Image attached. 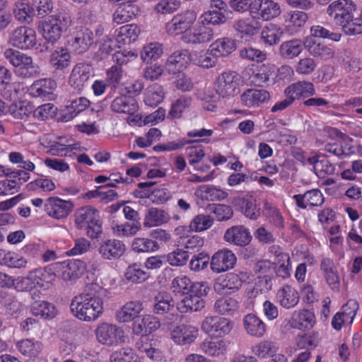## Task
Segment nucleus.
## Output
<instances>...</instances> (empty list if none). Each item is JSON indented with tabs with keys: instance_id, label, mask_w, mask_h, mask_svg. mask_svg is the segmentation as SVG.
Segmentation results:
<instances>
[{
	"instance_id": "nucleus-42",
	"label": "nucleus",
	"mask_w": 362,
	"mask_h": 362,
	"mask_svg": "<svg viewBox=\"0 0 362 362\" xmlns=\"http://www.w3.org/2000/svg\"><path fill=\"white\" fill-rule=\"evenodd\" d=\"M292 326L299 329H309L315 323V317L313 312L303 310L293 313L291 317Z\"/></svg>"
},
{
	"instance_id": "nucleus-41",
	"label": "nucleus",
	"mask_w": 362,
	"mask_h": 362,
	"mask_svg": "<svg viewBox=\"0 0 362 362\" xmlns=\"http://www.w3.org/2000/svg\"><path fill=\"white\" fill-rule=\"evenodd\" d=\"M140 33L141 30L137 25H125L116 30L115 40L118 44H130L137 40Z\"/></svg>"
},
{
	"instance_id": "nucleus-58",
	"label": "nucleus",
	"mask_w": 362,
	"mask_h": 362,
	"mask_svg": "<svg viewBox=\"0 0 362 362\" xmlns=\"http://www.w3.org/2000/svg\"><path fill=\"white\" fill-rule=\"evenodd\" d=\"M159 248L156 241L147 238H135L132 243V249L136 253L153 252Z\"/></svg>"
},
{
	"instance_id": "nucleus-44",
	"label": "nucleus",
	"mask_w": 362,
	"mask_h": 362,
	"mask_svg": "<svg viewBox=\"0 0 362 362\" xmlns=\"http://www.w3.org/2000/svg\"><path fill=\"white\" fill-rule=\"evenodd\" d=\"M49 61L56 70H63L70 66L71 55L67 48L58 47L50 54Z\"/></svg>"
},
{
	"instance_id": "nucleus-34",
	"label": "nucleus",
	"mask_w": 362,
	"mask_h": 362,
	"mask_svg": "<svg viewBox=\"0 0 362 362\" xmlns=\"http://www.w3.org/2000/svg\"><path fill=\"white\" fill-rule=\"evenodd\" d=\"M89 106L90 101L84 97H79L69 101L62 110V120L68 122L72 119L80 112L86 110Z\"/></svg>"
},
{
	"instance_id": "nucleus-53",
	"label": "nucleus",
	"mask_w": 362,
	"mask_h": 362,
	"mask_svg": "<svg viewBox=\"0 0 362 362\" xmlns=\"http://www.w3.org/2000/svg\"><path fill=\"white\" fill-rule=\"evenodd\" d=\"M215 56H228L236 49L235 40L229 37L217 39L210 45Z\"/></svg>"
},
{
	"instance_id": "nucleus-28",
	"label": "nucleus",
	"mask_w": 362,
	"mask_h": 362,
	"mask_svg": "<svg viewBox=\"0 0 362 362\" xmlns=\"http://www.w3.org/2000/svg\"><path fill=\"white\" fill-rule=\"evenodd\" d=\"M243 323L246 333L251 337L261 338L267 332L265 323L255 314L246 315Z\"/></svg>"
},
{
	"instance_id": "nucleus-29",
	"label": "nucleus",
	"mask_w": 362,
	"mask_h": 362,
	"mask_svg": "<svg viewBox=\"0 0 362 362\" xmlns=\"http://www.w3.org/2000/svg\"><path fill=\"white\" fill-rule=\"evenodd\" d=\"M198 335V329L192 325H180L171 332L173 341L180 345L191 344Z\"/></svg>"
},
{
	"instance_id": "nucleus-12",
	"label": "nucleus",
	"mask_w": 362,
	"mask_h": 362,
	"mask_svg": "<svg viewBox=\"0 0 362 362\" xmlns=\"http://www.w3.org/2000/svg\"><path fill=\"white\" fill-rule=\"evenodd\" d=\"M303 45L311 56L321 60L331 59L335 55V51L332 45H327L321 40L315 38L313 36L306 37Z\"/></svg>"
},
{
	"instance_id": "nucleus-32",
	"label": "nucleus",
	"mask_w": 362,
	"mask_h": 362,
	"mask_svg": "<svg viewBox=\"0 0 362 362\" xmlns=\"http://www.w3.org/2000/svg\"><path fill=\"white\" fill-rule=\"evenodd\" d=\"M358 310V304L354 300H349L342 307V313H337L332 321V325L336 330L341 329L342 325L349 321L351 323Z\"/></svg>"
},
{
	"instance_id": "nucleus-1",
	"label": "nucleus",
	"mask_w": 362,
	"mask_h": 362,
	"mask_svg": "<svg viewBox=\"0 0 362 362\" xmlns=\"http://www.w3.org/2000/svg\"><path fill=\"white\" fill-rule=\"evenodd\" d=\"M103 288L98 284L86 285L83 292L71 300L70 308L74 316L85 322L96 320L103 313Z\"/></svg>"
},
{
	"instance_id": "nucleus-61",
	"label": "nucleus",
	"mask_w": 362,
	"mask_h": 362,
	"mask_svg": "<svg viewBox=\"0 0 362 362\" xmlns=\"http://www.w3.org/2000/svg\"><path fill=\"white\" fill-rule=\"evenodd\" d=\"M174 308V302L170 295L160 293L156 297L153 311L157 315H163Z\"/></svg>"
},
{
	"instance_id": "nucleus-18",
	"label": "nucleus",
	"mask_w": 362,
	"mask_h": 362,
	"mask_svg": "<svg viewBox=\"0 0 362 362\" xmlns=\"http://www.w3.org/2000/svg\"><path fill=\"white\" fill-rule=\"evenodd\" d=\"M94 34L91 30L88 28H77L74 33L71 46L77 53H83L86 52L93 44Z\"/></svg>"
},
{
	"instance_id": "nucleus-54",
	"label": "nucleus",
	"mask_w": 362,
	"mask_h": 362,
	"mask_svg": "<svg viewBox=\"0 0 362 362\" xmlns=\"http://www.w3.org/2000/svg\"><path fill=\"white\" fill-rule=\"evenodd\" d=\"M36 286L49 287L56 278L54 272L50 267L38 268L31 271Z\"/></svg>"
},
{
	"instance_id": "nucleus-36",
	"label": "nucleus",
	"mask_w": 362,
	"mask_h": 362,
	"mask_svg": "<svg viewBox=\"0 0 362 362\" xmlns=\"http://www.w3.org/2000/svg\"><path fill=\"white\" fill-rule=\"evenodd\" d=\"M205 306V300L199 296L187 293L177 304V309L181 313L198 312Z\"/></svg>"
},
{
	"instance_id": "nucleus-6",
	"label": "nucleus",
	"mask_w": 362,
	"mask_h": 362,
	"mask_svg": "<svg viewBox=\"0 0 362 362\" xmlns=\"http://www.w3.org/2000/svg\"><path fill=\"white\" fill-rule=\"evenodd\" d=\"M197 17V13L193 10L179 13L165 24V32L170 36L184 35L191 30Z\"/></svg>"
},
{
	"instance_id": "nucleus-59",
	"label": "nucleus",
	"mask_w": 362,
	"mask_h": 362,
	"mask_svg": "<svg viewBox=\"0 0 362 362\" xmlns=\"http://www.w3.org/2000/svg\"><path fill=\"white\" fill-rule=\"evenodd\" d=\"M164 98V91L161 86L154 83L148 87L144 102L146 105L153 107L160 103Z\"/></svg>"
},
{
	"instance_id": "nucleus-7",
	"label": "nucleus",
	"mask_w": 362,
	"mask_h": 362,
	"mask_svg": "<svg viewBox=\"0 0 362 362\" xmlns=\"http://www.w3.org/2000/svg\"><path fill=\"white\" fill-rule=\"evenodd\" d=\"M214 133L212 129H206L204 128L195 129L187 132V135L189 137H200L203 138L197 140H188L185 138L179 139L176 141L168 142L165 144L157 145L154 146L155 150L160 151H175L182 148L186 144H193L198 142L209 143V139L205 137L211 136Z\"/></svg>"
},
{
	"instance_id": "nucleus-46",
	"label": "nucleus",
	"mask_w": 362,
	"mask_h": 362,
	"mask_svg": "<svg viewBox=\"0 0 362 362\" xmlns=\"http://www.w3.org/2000/svg\"><path fill=\"white\" fill-rule=\"evenodd\" d=\"M202 351L208 356L218 357L226 351V342L221 339H205L200 345Z\"/></svg>"
},
{
	"instance_id": "nucleus-19",
	"label": "nucleus",
	"mask_w": 362,
	"mask_h": 362,
	"mask_svg": "<svg viewBox=\"0 0 362 362\" xmlns=\"http://www.w3.org/2000/svg\"><path fill=\"white\" fill-rule=\"evenodd\" d=\"M126 250L125 245L116 239L107 240L100 243L98 252L107 260L117 259L122 257Z\"/></svg>"
},
{
	"instance_id": "nucleus-38",
	"label": "nucleus",
	"mask_w": 362,
	"mask_h": 362,
	"mask_svg": "<svg viewBox=\"0 0 362 362\" xmlns=\"http://www.w3.org/2000/svg\"><path fill=\"white\" fill-rule=\"evenodd\" d=\"M230 204L238 206L241 212L251 220H257L259 216V210L251 198L235 197L231 199Z\"/></svg>"
},
{
	"instance_id": "nucleus-35",
	"label": "nucleus",
	"mask_w": 362,
	"mask_h": 362,
	"mask_svg": "<svg viewBox=\"0 0 362 362\" xmlns=\"http://www.w3.org/2000/svg\"><path fill=\"white\" fill-rule=\"evenodd\" d=\"M138 350L146 354V357L153 361H161L163 352L156 347V341L147 336H142L136 344Z\"/></svg>"
},
{
	"instance_id": "nucleus-39",
	"label": "nucleus",
	"mask_w": 362,
	"mask_h": 362,
	"mask_svg": "<svg viewBox=\"0 0 362 362\" xmlns=\"http://www.w3.org/2000/svg\"><path fill=\"white\" fill-rule=\"evenodd\" d=\"M0 264L10 268L23 269L26 267L28 261L14 251L0 249Z\"/></svg>"
},
{
	"instance_id": "nucleus-63",
	"label": "nucleus",
	"mask_w": 362,
	"mask_h": 362,
	"mask_svg": "<svg viewBox=\"0 0 362 362\" xmlns=\"http://www.w3.org/2000/svg\"><path fill=\"white\" fill-rule=\"evenodd\" d=\"M33 8L25 0H21L16 3L14 15L16 18L21 22L30 23L32 21Z\"/></svg>"
},
{
	"instance_id": "nucleus-9",
	"label": "nucleus",
	"mask_w": 362,
	"mask_h": 362,
	"mask_svg": "<svg viewBox=\"0 0 362 362\" xmlns=\"http://www.w3.org/2000/svg\"><path fill=\"white\" fill-rule=\"evenodd\" d=\"M97 340L107 346L117 345L123 341L124 332L115 325L103 322L95 330Z\"/></svg>"
},
{
	"instance_id": "nucleus-25",
	"label": "nucleus",
	"mask_w": 362,
	"mask_h": 362,
	"mask_svg": "<svg viewBox=\"0 0 362 362\" xmlns=\"http://www.w3.org/2000/svg\"><path fill=\"white\" fill-rule=\"evenodd\" d=\"M143 309V304L140 301H129L116 312V320L119 322L134 321Z\"/></svg>"
},
{
	"instance_id": "nucleus-15",
	"label": "nucleus",
	"mask_w": 362,
	"mask_h": 362,
	"mask_svg": "<svg viewBox=\"0 0 362 362\" xmlns=\"http://www.w3.org/2000/svg\"><path fill=\"white\" fill-rule=\"evenodd\" d=\"M92 76V69L88 64L78 63L72 69L69 78V83L77 92H81L88 84Z\"/></svg>"
},
{
	"instance_id": "nucleus-56",
	"label": "nucleus",
	"mask_w": 362,
	"mask_h": 362,
	"mask_svg": "<svg viewBox=\"0 0 362 362\" xmlns=\"http://www.w3.org/2000/svg\"><path fill=\"white\" fill-rule=\"evenodd\" d=\"M278 350L277 344L271 340H262L252 348V353L259 358L272 357Z\"/></svg>"
},
{
	"instance_id": "nucleus-4",
	"label": "nucleus",
	"mask_w": 362,
	"mask_h": 362,
	"mask_svg": "<svg viewBox=\"0 0 362 362\" xmlns=\"http://www.w3.org/2000/svg\"><path fill=\"white\" fill-rule=\"evenodd\" d=\"M70 15L66 11H59L52 15L42 23L43 37L50 42L59 40L62 33L71 25Z\"/></svg>"
},
{
	"instance_id": "nucleus-27",
	"label": "nucleus",
	"mask_w": 362,
	"mask_h": 362,
	"mask_svg": "<svg viewBox=\"0 0 362 362\" xmlns=\"http://www.w3.org/2000/svg\"><path fill=\"white\" fill-rule=\"evenodd\" d=\"M189 61L190 53L187 50H178L169 56L165 67L170 74H175L185 69Z\"/></svg>"
},
{
	"instance_id": "nucleus-20",
	"label": "nucleus",
	"mask_w": 362,
	"mask_h": 362,
	"mask_svg": "<svg viewBox=\"0 0 362 362\" xmlns=\"http://www.w3.org/2000/svg\"><path fill=\"white\" fill-rule=\"evenodd\" d=\"M214 35L212 28L204 25H197L184 34L182 39L187 43L202 44L211 41Z\"/></svg>"
},
{
	"instance_id": "nucleus-16",
	"label": "nucleus",
	"mask_w": 362,
	"mask_h": 362,
	"mask_svg": "<svg viewBox=\"0 0 362 362\" xmlns=\"http://www.w3.org/2000/svg\"><path fill=\"white\" fill-rule=\"evenodd\" d=\"M73 204L58 197H49L45 204L47 215L56 219L66 218L71 211Z\"/></svg>"
},
{
	"instance_id": "nucleus-5",
	"label": "nucleus",
	"mask_w": 362,
	"mask_h": 362,
	"mask_svg": "<svg viewBox=\"0 0 362 362\" xmlns=\"http://www.w3.org/2000/svg\"><path fill=\"white\" fill-rule=\"evenodd\" d=\"M240 78L238 73L226 71L216 78L214 88L220 97L231 98L240 93Z\"/></svg>"
},
{
	"instance_id": "nucleus-31",
	"label": "nucleus",
	"mask_w": 362,
	"mask_h": 362,
	"mask_svg": "<svg viewBox=\"0 0 362 362\" xmlns=\"http://www.w3.org/2000/svg\"><path fill=\"white\" fill-rule=\"evenodd\" d=\"M293 199L296 201V205L303 209L308 206H319L324 202L323 194L317 189L308 190L303 194H295Z\"/></svg>"
},
{
	"instance_id": "nucleus-11",
	"label": "nucleus",
	"mask_w": 362,
	"mask_h": 362,
	"mask_svg": "<svg viewBox=\"0 0 362 362\" xmlns=\"http://www.w3.org/2000/svg\"><path fill=\"white\" fill-rule=\"evenodd\" d=\"M233 322L225 317L207 316L202 323V330L208 334L222 337L230 332Z\"/></svg>"
},
{
	"instance_id": "nucleus-13",
	"label": "nucleus",
	"mask_w": 362,
	"mask_h": 362,
	"mask_svg": "<svg viewBox=\"0 0 362 362\" xmlns=\"http://www.w3.org/2000/svg\"><path fill=\"white\" fill-rule=\"evenodd\" d=\"M281 13L280 6L273 0H254L252 18L270 21Z\"/></svg>"
},
{
	"instance_id": "nucleus-26",
	"label": "nucleus",
	"mask_w": 362,
	"mask_h": 362,
	"mask_svg": "<svg viewBox=\"0 0 362 362\" xmlns=\"http://www.w3.org/2000/svg\"><path fill=\"white\" fill-rule=\"evenodd\" d=\"M286 96L293 98V100L305 98L315 94V89L313 83L307 81H300L288 86L284 90Z\"/></svg>"
},
{
	"instance_id": "nucleus-30",
	"label": "nucleus",
	"mask_w": 362,
	"mask_h": 362,
	"mask_svg": "<svg viewBox=\"0 0 362 362\" xmlns=\"http://www.w3.org/2000/svg\"><path fill=\"white\" fill-rule=\"evenodd\" d=\"M110 109L117 113L132 115L138 110L139 105L134 98L126 95H120L112 100Z\"/></svg>"
},
{
	"instance_id": "nucleus-3",
	"label": "nucleus",
	"mask_w": 362,
	"mask_h": 362,
	"mask_svg": "<svg viewBox=\"0 0 362 362\" xmlns=\"http://www.w3.org/2000/svg\"><path fill=\"white\" fill-rule=\"evenodd\" d=\"M4 55L16 68L15 73L18 76L28 78L39 74L40 68L33 62L31 57L11 48L6 49Z\"/></svg>"
},
{
	"instance_id": "nucleus-50",
	"label": "nucleus",
	"mask_w": 362,
	"mask_h": 362,
	"mask_svg": "<svg viewBox=\"0 0 362 362\" xmlns=\"http://www.w3.org/2000/svg\"><path fill=\"white\" fill-rule=\"evenodd\" d=\"M139 8L132 4H122L113 13V21L117 24L128 22L139 13Z\"/></svg>"
},
{
	"instance_id": "nucleus-21",
	"label": "nucleus",
	"mask_w": 362,
	"mask_h": 362,
	"mask_svg": "<svg viewBox=\"0 0 362 362\" xmlns=\"http://www.w3.org/2000/svg\"><path fill=\"white\" fill-rule=\"evenodd\" d=\"M160 326L157 317L151 315H144L132 323V332L136 335L147 336L158 329Z\"/></svg>"
},
{
	"instance_id": "nucleus-22",
	"label": "nucleus",
	"mask_w": 362,
	"mask_h": 362,
	"mask_svg": "<svg viewBox=\"0 0 362 362\" xmlns=\"http://www.w3.org/2000/svg\"><path fill=\"white\" fill-rule=\"evenodd\" d=\"M269 99L270 94L264 89L248 88L240 95L242 104L247 107H259Z\"/></svg>"
},
{
	"instance_id": "nucleus-2",
	"label": "nucleus",
	"mask_w": 362,
	"mask_h": 362,
	"mask_svg": "<svg viewBox=\"0 0 362 362\" xmlns=\"http://www.w3.org/2000/svg\"><path fill=\"white\" fill-rule=\"evenodd\" d=\"M75 224L78 229H85L87 235L95 239L102 233V223L99 211L94 207L86 206L78 208L74 214Z\"/></svg>"
},
{
	"instance_id": "nucleus-43",
	"label": "nucleus",
	"mask_w": 362,
	"mask_h": 362,
	"mask_svg": "<svg viewBox=\"0 0 362 362\" xmlns=\"http://www.w3.org/2000/svg\"><path fill=\"white\" fill-rule=\"evenodd\" d=\"M16 346L21 354L30 358L37 356L43 349L42 343L33 339H24L18 341Z\"/></svg>"
},
{
	"instance_id": "nucleus-51",
	"label": "nucleus",
	"mask_w": 362,
	"mask_h": 362,
	"mask_svg": "<svg viewBox=\"0 0 362 362\" xmlns=\"http://www.w3.org/2000/svg\"><path fill=\"white\" fill-rule=\"evenodd\" d=\"M238 308V301L231 297H222L214 303L215 312L222 315H233Z\"/></svg>"
},
{
	"instance_id": "nucleus-17",
	"label": "nucleus",
	"mask_w": 362,
	"mask_h": 362,
	"mask_svg": "<svg viewBox=\"0 0 362 362\" xmlns=\"http://www.w3.org/2000/svg\"><path fill=\"white\" fill-rule=\"evenodd\" d=\"M320 270L329 288L336 292L339 291L340 277L337 265L329 257H324L320 262Z\"/></svg>"
},
{
	"instance_id": "nucleus-24",
	"label": "nucleus",
	"mask_w": 362,
	"mask_h": 362,
	"mask_svg": "<svg viewBox=\"0 0 362 362\" xmlns=\"http://www.w3.org/2000/svg\"><path fill=\"white\" fill-rule=\"evenodd\" d=\"M224 239L226 242L238 246L248 245L252 235L249 230L243 226H235L229 228L225 232Z\"/></svg>"
},
{
	"instance_id": "nucleus-55",
	"label": "nucleus",
	"mask_w": 362,
	"mask_h": 362,
	"mask_svg": "<svg viewBox=\"0 0 362 362\" xmlns=\"http://www.w3.org/2000/svg\"><path fill=\"white\" fill-rule=\"evenodd\" d=\"M190 61L197 66L211 68L216 65L217 59L214 54L208 51L196 50L190 53Z\"/></svg>"
},
{
	"instance_id": "nucleus-45",
	"label": "nucleus",
	"mask_w": 362,
	"mask_h": 362,
	"mask_svg": "<svg viewBox=\"0 0 362 362\" xmlns=\"http://www.w3.org/2000/svg\"><path fill=\"white\" fill-rule=\"evenodd\" d=\"M308 19V14L303 11H295L285 16V28L291 34L297 33Z\"/></svg>"
},
{
	"instance_id": "nucleus-14",
	"label": "nucleus",
	"mask_w": 362,
	"mask_h": 362,
	"mask_svg": "<svg viewBox=\"0 0 362 362\" xmlns=\"http://www.w3.org/2000/svg\"><path fill=\"white\" fill-rule=\"evenodd\" d=\"M236 262V256L231 250L222 249L213 255L210 267L214 272L219 274L233 269Z\"/></svg>"
},
{
	"instance_id": "nucleus-49",
	"label": "nucleus",
	"mask_w": 362,
	"mask_h": 362,
	"mask_svg": "<svg viewBox=\"0 0 362 362\" xmlns=\"http://www.w3.org/2000/svg\"><path fill=\"white\" fill-rule=\"evenodd\" d=\"M277 298L282 307L289 309L298 304L299 296L295 288L286 285L279 290Z\"/></svg>"
},
{
	"instance_id": "nucleus-62",
	"label": "nucleus",
	"mask_w": 362,
	"mask_h": 362,
	"mask_svg": "<svg viewBox=\"0 0 362 362\" xmlns=\"http://www.w3.org/2000/svg\"><path fill=\"white\" fill-rule=\"evenodd\" d=\"M32 156L33 158H29L28 156H25L20 152L13 151L9 153L8 158L10 162L19 165V167L25 171L32 172L35 168L34 161L37 158L34 154Z\"/></svg>"
},
{
	"instance_id": "nucleus-10",
	"label": "nucleus",
	"mask_w": 362,
	"mask_h": 362,
	"mask_svg": "<svg viewBox=\"0 0 362 362\" xmlns=\"http://www.w3.org/2000/svg\"><path fill=\"white\" fill-rule=\"evenodd\" d=\"M36 33L34 29L27 26H20L14 29L10 35L9 43L21 49H28L36 45Z\"/></svg>"
},
{
	"instance_id": "nucleus-47",
	"label": "nucleus",
	"mask_w": 362,
	"mask_h": 362,
	"mask_svg": "<svg viewBox=\"0 0 362 362\" xmlns=\"http://www.w3.org/2000/svg\"><path fill=\"white\" fill-rule=\"evenodd\" d=\"M233 28L241 37L257 34L260 28L259 23L253 18H241L234 22Z\"/></svg>"
},
{
	"instance_id": "nucleus-60",
	"label": "nucleus",
	"mask_w": 362,
	"mask_h": 362,
	"mask_svg": "<svg viewBox=\"0 0 362 362\" xmlns=\"http://www.w3.org/2000/svg\"><path fill=\"white\" fill-rule=\"evenodd\" d=\"M262 39L263 41L269 45H273L277 44L283 35V31L276 25L270 23L262 29Z\"/></svg>"
},
{
	"instance_id": "nucleus-40",
	"label": "nucleus",
	"mask_w": 362,
	"mask_h": 362,
	"mask_svg": "<svg viewBox=\"0 0 362 362\" xmlns=\"http://www.w3.org/2000/svg\"><path fill=\"white\" fill-rule=\"evenodd\" d=\"M276 67L272 64H263L258 66L250 76V81L256 86H264L271 76L275 73Z\"/></svg>"
},
{
	"instance_id": "nucleus-33",
	"label": "nucleus",
	"mask_w": 362,
	"mask_h": 362,
	"mask_svg": "<svg viewBox=\"0 0 362 362\" xmlns=\"http://www.w3.org/2000/svg\"><path fill=\"white\" fill-rule=\"evenodd\" d=\"M57 87L56 82L51 78H42L35 81L30 88L33 97L50 99Z\"/></svg>"
},
{
	"instance_id": "nucleus-37",
	"label": "nucleus",
	"mask_w": 362,
	"mask_h": 362,
	"mask_svg": "<svg viewBox=\"0 0 362 362\" xmlns=\"http://www.w3.org/2000/svg\"><path fill=\"white\" fill-rule=\"evenodd\" d=\"M170 219V215L165 210L151 207L145 214L144 226L146 228L159 226L168 223Z\"/></svg>"
},
{
	"instance_id": "nucleus-8",
	"label": "nucleus",
	"mask_w": 362,
	"mask_h": 362,
	"mask_svg": "<svg viewBox=\"0 0 362 362\" xmlns=\"http://www.w3.org/2000/svg\"><path fill=\"white\" fill-rule=\"evenodd\" d=\"M355 10L356 4L352 1L336 0L327 6L326 13L336 24L341 26L349 20Z\"/></svg>"
},
{
	"instance_id": "nucleus-23",
	"label": "nucleus",
	"mask_w": 362,
	"mask_h": 362,
	"mask_svg": "<svg viewBox=\"0 0 362 362\" xmlns=\"http://www.w3.org/2000/svg\"><path fill=\"white\" fill-rule=\"evenodd\" d=\"M307 163L313 165L314 172L320 178L334 174V165L328 160L325 154H317L307 158Z\"/></svg>"
},
{
	"instance_id": "nucleus-64",
	"label": "nucleus",
	"mask_w": 362,
	"mask_h": 362,
	"mask_svg": "<svg viewBox=\"0 0 362 362\" xmlns=\"http://www.w3.org/2000/svg\"><path fill=\"white\" fill-rule=\"evenodd\" d=\"M125 277L129 281L139 284L146 281L149 275L141 269L140 264L135 263L128 267L125 272Z\"/></svg>"
},
{
	"instance_id": "nucleus-48",
	"label": "nucleus",
	"mask_w": 362,
	"mask_h": 362,
	"mask_svg": "<svg viewBox=\"0 0 362 362\" xmlns=\"http://www.w3.org/2000/svg\"><path fill=\"white\" fill-rule=\"evenodd\" d=\"M62 277L65 281H71L79 278L84 271L83 262L73 259L64 262L62 268Z\"/></svg>"
},
{
	"instance_id": "nucleus-52",
	"label": "nucleus",
	"mask_w": 362,
	"mask_h": 362,
	"mask_svg": "<svg viewBox=\"0 0 362 362\" xmlns=\"http://www.w3.org/2000/svg\"><path fill=\"white\" fill-rule=\"evenodd\" d=\"M303 50L300 40L293 39L284 42L279 47L280 56L286 59H292L298 57Z\"/></svg>"
},
{
	"instance_id": "nucleus-57",
	"label": "nucleus",
	"mask_w": 362,
	"mask_h": 362,
	"mask_svg": "<svg viewBox=\"0 0 362 362\" xmlns=\"http://www.w3.org/2000/svg\"><path fill=\"white\" fill-rule=\"evenodd\" d=\"M32 313L45 319L53 318L57 314L55 306L47 301H35L31 305Z\"/></svg>"
}]
</instances>
